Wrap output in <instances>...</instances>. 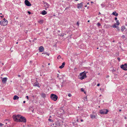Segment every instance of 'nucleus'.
<instances>
[{"instance_id": "obj_1", "label": "nucleus", "mask_w": 127, "mask_h": 127, "mask_svg": "<svg viewBox=\"0 0 127 127\" xmlns=\"http://www.w3.org/2000/svg\"><path fill=\"white\" fill-rule=\"evenodd\" d=\"M80 79L83 80L86 77V73L85 71H84L80 74V76L79 77Z\"/></svg>"}, {"instance_id": "obj_2", "label": "nucleus", "mask_w": 127, "mask_h": 127, "mask_svg": "<svg viewBox=\"0 0 127 127\" xmlns=\"http://www.w3.org/2000/svg\"><path fill=\"white\" fill-rule=\"evenodd\" d=\"M8 23V21L5 18L3 19V20L1 21L0 22V24L3 26H5Z\"/></svg>"}, {"instance_id": "obj_3", "label": "nucleus", "mask_w": 127, "mask_h": 127, "mask_svg": "<svg viewBox=\"0 0 127 127\" xmlns=\"http://www.w3.org/2000/svg\"><path fill=\"white\" fill-rule=\"evenodd\" d=\"M19 122H21L24 123H26V119L24 117L21 116L20 117V119H19Z\"/></svg>"}, {"instance_id": "obj_4", "label": "nucleus", "mask_w": 127, "mask_h": 127, "mask_svg": "<svg viewBox=\"0 0 127 127\" xmlns=\"http://www.w3.org/2000/svg\"><path fill=\"white\" fill-rule=\"evenodd\" d=\"M51 98L55 101H56L57 98V96L55 95L52 94L51 95Z\"/></svg>"}, {"instance_id": "obj_5", "label": "nucleus", "mask_w": 127, "mask_h": 127, "mask_svg": "<svg viewBox=\"0 0 127 127\" xmlns=\"http://www.w3.org/2000/svg\"><path fill=\"white\" fill-rule=\"evenodd\" d=\"M121 68L124 70H127V64H125L120 66Z\"/></svg>"}, {"instance_id": "obj_6", "label": "nucleus", "mask_w": 127, "mask_h": 127, "mask_svg": "<svg viewBox=\"0 0 127 127\" xmlns=\"http://www.w3.org/2000/svg\"><path fill=\"white\" fill-rule=\"evenodd\" d=\"M108 112L107 109L101 110L100 111V113L101 114H107Z\"/></svg>"}, {"instance_id": "obj_7", "label": "nucleus", "mask_w": 127, "mask_h": 127, "mask_svg": "<svg viewBox=\"0 0 127 127\" xmlns=\"http://www.w3.org/2000/svg\"><path fill=\"white\" fill-rule=\"evenodd\" d=\"M25 3L26 5L28 6H30L31 5V4L28 0H25Z\"/></svg>"}, {"instance_id": "obj_8", "label": "nucleus", "mask_w": 127, "mask_h": 127, "mask_svg": "<svg viewBox=\"0 0 127 127\" xmlns=\"http://www.w3.org/2000/svg\"><path fill=\"white\" fill-rule=\"evenodd\" d=\"M13 118L14 119V120L15 121L17 122H19V119H18V118H17V116L14 115L13 116Z\"/></svg>"}, {"instance_id": "obj_9", "label": "nucleus", "mask_w": 127, "mask_h": 127, "mask_svg": "<svg viewBox=\"0 0 127 127\" xmlns=\"http://www.w3.org/2000/svg\"><path fill=\"white\" fill-rule=\"evenodd\" d=\"M39 83L37 82H36L34 83L33 86L35 87H37L39 88L40 87V86H39Z\"/></svg>"}, {"instance_id": "obj_10", "label": "nucleus", "mask_w": 127, "mask_h": 127, "mask_svg": "<svg viewBox=\"0 0 127 127\" xmlns=\"http://www.w3.org/2000/svg\"><path fill=\"white\" fill-rule=\"evenodd\" d=\"M7 78L6 77H4L2 79V82L3 84L6 83V81L7 80Z\"/></svg>"}, {"instance_id": "obj_11", "label": "nucleus", "mask_w": 127, "mask_h": 127, "mask_svg": "<svg viewBox=\"0 0 127 127\" xmlns=\"http://www.w3.org/2000/svg\"><path fill=\"white\" fill-rule=\"evenodd\" d=\"M83 3L82 2L80 3H78L77 4V8H81L82 7L83 4Z\"/></svg>"}, {"instance_id": "obj_12", "label": "nucleus", "mask_w": 127, "mask_h": 127, "mask_svg": "<svg viewBox=\"0 0 127 127\" xmlns=\"http://www.w3.org/2000/svg\"><path fill=\"white\" fill-rule=\"evenodd\" d=\"M44 6L45 7V9L46 10L47 8H48L49 7V5L47 2H45L44 3Z\"/></svg>"}, {"instance_id": "obj_13", "label": "nucleus", "mask_w": 127, "mask_h": 127, "mask_svg": "<svg viewBox=\"0 0 127 127\" xmlns=\"http://www.w3.org/2000/svg\"><path fill=\"white\" fill-rule=\"evenodd\" d=\"M44 48L42 46H40L39 48V50L40 52H42L44 51Z\"/></svg>"}, {"instance_id": "obj_14", "label": "nucleus", "mask_w": 127, "mask_h": 127, "mask_svg": "<svg viewBox=\"0 0 127 127\" xmlns=\"http://www.w3.org/2000/svg\"><path fill=\"white\" fill-rule=\"evenodd\" d=\"M65 64V63L64 62H63L62 63V65L59 66V68L61 69L63 68Z\"/></svg>"}, {"instance_id": "obj_15", "label": "nucleus", "mask_w": 127, "mask_h": 127, "mask_svg": "<svg viewBox=\"0 0 127 127\" xmlns=\"http://www.w3.org/2000/svg\"><path fill=\"white\" fill-rule=\"evenodd\" d=\"M19 97L17 95H15L13 97V99L14 100H17L19 99Z\"/></svg>"}, {"instance_id": "obj_16", "label": "nucleus", "mask_w": 127, "mask_h": 127, "mask_svg": "<svg viewBox=\"0 0 127 127\" xmlns=\"http://www.w3.org/2000/svg\"><path fill=\"white\" fill-rule=\"evenodd\" d=\"M112 14L113 15H114L116 16H117L118 15V13H116V11H115L114 12H113Z\"/></svg>"}, {"instance_id": "obj_17", "label": "nucleus", "mask_w": 127, "mask_h": 127, "mask_svg": "<svg viewBox=\"0 0 127 127\" xmlns=\"http://www.w3.org/2000/svg\"><path fill=\"white\" fill-rule=\"evenodd\" d=\"M55 124L57 126H60L61 125V124L60 123L59 121H57L55 123Z\"/></svg>"}, {"instance_id": "obj_18", "label": "nucleus", "mask_w": 127, "mask_h": 127, "mask_svg": "<svg viewBox=\"0 0 127 127\" xmlns=\"http://www.w3.org/2000/svg\"><path fill=\"white\" fill-rule=\"evenodd\" d=\"M4 122L5 123L6 125L10 123L9 122L8 120H6L4 121Z\"/></svg>"}, {"instance_id": "obj_19", "label": "nucleus", "mask_w": 127, "mask_h": 127, "mask_svg": "<svg viewBox=\"0 0 127 127\" xmlns=\"http://www.w3.org/2000/svg\"><path fill=\"white\" fill-rule=\"evenodd\" d=\"M126 28L124 26H122L121 28V31L122 32H123L125 29Z\"/></svg>"}, {"instance_id": "obj_20", "label": "nucleus", "mask_w": 127, "mask_h": 127, "mask_svg": "<svg viewBox=\"0 0 127 127\" xmlns=\"http://www.w3.org/2000/svg\"><path fill=\"white\" fill-rule=\"evenodd\" d=\"M47 13V12L45 10L42 11L41 12V14L43 15H45Z\"/></svg>"}, {"instance_id": "obj_21", "label": "nucleus", "mask_w": 127, "mask_h": 127, "mask_svg": "<svg viewBox=\"0 0 127 127\" xmlns=\"http://www.w3.org/2000/svg\"><path fill=\"white\" fill-rule=\"evenodd\" d=\"M42 96L43 98H44L46 96V94L43 93H42L41 95Z\"/></svg>"}, {"instance_id": "obj_22", "label": "nucleus", "mask_w": 127, "mask_h": 127, "mask_svg": "<svg viewBox=\"0 0 127 127\" xmlns=\"http://www.w3.org/2000/svg\"><path fill=\"white\" fill-rule=\"evenodd\" d=\"M92 118H96L95 116V115H91L90 116Z\"/></svg>"}, {"instance_id": "obj_23", "label": "nucleus", "mask_w": 127, "mask_h": 127, "mask_svg": "<svg viewBox=\"0 0 127 127\" xmlns=\"http://www.w3.org/2000/svg\"><path fill=\"white\" fill-rule=\"evenodd\" d=\"M42 54H46V55H48V56H49L50 54L49 53H48L46 52H44L43 53H42Z\"/></svg>"}, {"instance_id": "obj_24", "label": "nucleus", "mask_w": 127, "mask_h": 127, "mask_svg": "<svg viewBox=\"0 0 127 127\" xmlns=\"http://www.w3.org/2000/svg\"><path fill=\"white\" fill-rule=\"evenodd\" d=\"M84 100L85 101H87V97H85L83 98Z\"/></svg>"}, {"instance_id": "obj_25", "label": "nucleus", "mask_w": 127, "mask_h": 127, "mask_svg": "<svg viewBox=\"0 0 127 127\" xmlns=\"http://www.w3.org/2000/svg\"><path fill=\"white\" fill-rule=\"evenodd\" d=\"M116 23H117V25H119L120 24V23L119 22V21L118 20H117L116 21Z\"/></svg>"}, {"instance_id": "obj_26", "label": "nucleus", "mask_w": 127, "mask_h": 127, "mask_svg": "<svg viewBox=\"0 0 127 127\" xmlns=\"http://www.w3.org/2000/svg\"><path fill=\"white\" fill-rule=\"evenodd\" d=\"M17 116V118H20V117L21 116L19 115H18L17 116Z\"/></svg>"}, {"instance_id": "obj_27", "label": "nucleus", "mask_w": 127, "mask_h": 127, "mask_svg": "<svg viewBox=\"0 0 127 127\" xmlns=\"http://www.w3.org/2000/svg\"><path fill=\"white\" fill-rule=\"evenodd\" d=\"M61 58V56L60 55L58 56L57 57V59H60Z\"/></svg>"}, {"instance_id": "obj_28", "label": "nucleus", "mask_w": 127, "mask_h": 127, "mask_svg": "<svg viewBox=\"0 0 127 127\" xmlns=\"http://www.w3.org/2000/svg\"><path fill=\"white\" fill-rule=\"evenodd\" d=\"M112 27L113 28H116V26L115 24H114V25L112 26Z\"/></svg>"}, {"instance_id": "obj_29", "label": "nucleus", "mask_w": 127, "mask_h": 127, "mask_svg": "<svg viewBox=\"0 0 127 127\" xmlns=\"http://www.w3.org/2000/svg\"><path fill=\"white\" fill-rule=\"evenodd\" d=\"M122 38H123V39H124V38H125V36L124 35H123L122 36Z\"/></svg>"}, {"instance_id": "obj_30", "label": "nucleus", "mask_w": 127, "mask_h": 127, "mask_svg": "<svg viewBox=\"0 0 127 127\" xmlns=\"http://www.w3.org/2000/svg\"><path fill=\"white\" fill-rule=\"evenodd\" d=\"M64 35H65L66 34H64V33H63V34H61V35L60 36H62V37H63L64 36Z\"/></svg>"}, {"instance_id": "obj_31", "label": "nucleus", "mask_w": 127, "mask_h": 127, "mask_svg": "<svg viewBox=\"0 0 127 127\" xmlns=\"http://www.w3.org/2000/svg\"><path fill=\"white\" fill-rule=\"evenodd\" d=\"M97 25L98 26H99L101 25H100V23H97Z\"/></svg>"}, {"instance_id": "obj_32", "label": "nucleus", "mask_w": 127, "mask_h": 127, "mask_svg": "<svg viewBox=\"0 0 127 127\" xmlns=\"http://www.w3.org/2000/svg\"><path fill=\"white\" fill-rule=\"evenodd\" d=\"M43 21L42 20H40L39 21V22L41 23H43Z\"/></svg>"}, {"instance_id": "obj_33", "label": "nucleus", "mask_w": 127, "mask_h": 127, "mask_svg": "<svg viewBox=\"0 0 127 127\" xmlns=\"http://www.w3.org/2000/svg\"><path fill=\"white\" fill-rule=\"evenodd\" d=\"M3 125V124H2V123H0V127H1Z\"/></svg>"}, {"instance_id": "obj_34", "label": "nucleus", "mask_w": 127, "mask_h": 127, "mask_svg": "<svg viewBox=\"0 0 127 127\" xmlns=\"http://www.w3.org/2000/svg\"><path fill=\"white\" fill-rule=\"evenodd\" d=\"M81 91L83 92L84 91V89L83 88H82L81 89Z\"/></svg>"}, {"instance_id": "obj_35", "label": "nucleus", "mask_w": 127, "mask_h": 127, "mask_svg": "<svg viewBox=\"0 0 127 127\" xmlns=\"http://www.w3.org/2000/svg\"><path fill=\"white\" fill-rule=\"evenodd\" d=\"M68 95L69 97H71V95L70 94H69Z\"/></svg>"}, {"instance_id": "obj_36", "label": "nucleus", "mask_w": 127, "mask_h": 127, "mask_svg": "<svg viewBox=\"0 0 127 127\" xmlns=\"http://www.w3.org/2000/svg\"><path fill=\"white\" fill-rule=\"evenodd\" d=\"M117 59L118 60L119 62L120 61V58L118 57L117 58Z\"/></svg>"}, {"instance_id": "obj_37", "label": "nucleus", "mask_w": 127, "mask_h": 127, "mask_svg": "<svg viewBox=\"0 0 127 127\" xmlns=\"http://www.w3.org/2000/svg\"><path fill=\"white\" fill-rule=\"evenodd\" d=\"M9 126H8V125H7L6 126V125H5V127H8Z\"/></svg>"}, {"instance_id": "obj_38", "label": "nucleus", "mask_w": 127, "mask_h": 127, "mask_svg": "<svg viewBox=\"0 0 127 127\" xmlns=\"http://www.w3.org/2000/svg\"><path fill=\"white\" fill-rule=\"evenodd\" d=\"M28 13H29V14H31V12H30L29 11H28Z\"/></svg>"}, {"instance_id": "obj_39", "label": "nucleus", "mask_w": 127, "mask_h": 127, "mask_svg": "<svg viewBox=\"0 0 127 127\" xmlns=\"http://www.w3.org/2000/svg\"><path fill=\"white\" fill-rule=\"evenodd\" d=\"M48 120L50 122H52V120L50 119H48Z\"/></svg>"}, {"instance_id": "obj_40", "label": "nucleus", "mask_w": 127, "mask_h": 127, "mask_svg": "<svg viewBox=\"0 0 127 127\" xmlns=\"http://www.w3.org/2000/svg\"><path fill=\"white\" fill-rule=\"evenodd\" d=\"M26 97L27 98V99H28V100L29 99V97H28V96H26Z\"/></svg>"}, {"instance_id": "obj_41", "label": "nucleus", "mask_w": 127, "mask_h": 127, "mask_svg": "<svg viewBox=\"0 0 127 127\" xmlns=\"http://www.w3.org/2000/svg\"><path fill=\"white\" fill-rule=\"evenodd\" d=\"M115 20H116V21L117 20V17H115Z\"/></svg>"}, {"instance_id": "obj_42", "label": "nucleus", "mask_w": 127, "mask_h": 127, "mask_svg": "<svg viewBox=\"0 0 127 127\" xmlns=\"http://www.w3.org/2000/svg\"><path fill=\"white\" fill-rule=\"evenodd\" d=\"M77 25L78 26H79V23L78 22H77Z\"/></svg>"}, {"instance_id": "obj_43", "label": "nucleus", "mask_w": 127, "mask_h": 127, "mask_svg": "<svg viewBox=\"0 0 127 127\" xmlns=\"http://www.w3.org/2000/svg\"><path fill=\"white\" fill-rule=\"evenodd\" d=\"M100 84L99 83H98L97 84V86H98L100 85Z\"/></svg>"}, {"instance_id": "obj_44", "label": "nucleus", "mask_w": 127, "mask_h": 127, "mask_svg": "<svg viewBox=\"0 0 127 127\" xmlns=\"http://www.w3.org/2000/svg\"><path fill=\"white\" fill-rule=\"evenodd\" d=\"M18 76L19 77H20L21 76V75H18Z\"/></svg>"}, {"instance_id": "obj_45", "label": "nucleus", "mask_w": 127, "mask_h": 127, "mask_svg": "<svg viewBox=\"0 0 127 127\" xmlns=\"http://www.w3.org/2000/svg\"><path fill=\"white\" fill-rule=\"evenodd\" d=\"M76 121L77 122H79V121H78V119H77V120H76Z\"/></svg>"}, {"instance_id": "obj_46", "label": "nucleus", "mask_w": 127, "mask_h": 127, "mask_svg": "<svg viewBox=\"0 0 127 127\" xmlns=\"http://www.w3.org/2000/svg\"><path fill=\"white\" fill-rule=\"evenodd\" d=\"M1 64H2V65H3L4 64V63H1Z\"/></svg>"}, {"instance_id": "obj_47", "label": "nucleus", "mask_w": 127, "mask_h": 127, "mask_svg": "<svg viewBox=\"0 0 127 127\" xmlns=\"http://www.w3.org/2000/svg\"><path fill=\"white\" fill-rule=\"evenodd\" d=\"M63 82H62V85H61V87H63Z\"/></svg>"}, {"instance_id": "obj_48", "label": "nucleus", "mask_w": 127, "mask_h": 127, "mask_svg": "<svg viewBox=\"0 0 127 127\" xmlns=\"http://www.w3.org/2000/svg\"><path fill=\"white\" fill-rule=\"evenodd\" d=\"M115 71V70H114V69H113V70H112V72H114Z\"/></svg>"}, {"instance_id": "obj_49", "label": "nucleus", "mask_w": 127, "mask_h": 127, "mask_svg": "<svg viewBox=\"0 0 127 127\" xmlns=\"http://www.w3.org/2000/svg\"><path fill=\"white\" fill-rule=\"evenodd\" d=\"M81 122H82L83 121V120L82 119H81Z\"/></svg>"}, {"instance_id": "obj_50", "label": "nucleus", "mask_w": 127, "mask_h": 127, "mask_svg": "<svg viewBox=\"0 0 127 127\" xmlns=\"http://www.w3.org/2000/svg\"><path fill=\"white\" fill-rule=\"evenodd\" d=\"M109 77V76L108 75L107 76V77H106V78H108Z\"/></svg>"}, {"instance_id": "obj_51", "label": "nucleus", "mask_w": 127, "mask_h": 127, "mask_svg": "<svg viewBox=\"0 0 127 127\" xmlns=\"http://www.w3.org/2000/svg\"><path fill=\"white\" fill-rule=\"evenodd\" d=\"M25 102H26V101H23V103H25Z\"/></svg>"}, {"instance_id": "obj_52", "label": "nucleus", "mask_w": 127, "mask_h": 127, "mask_svg": "<svg viewBox=\"0 0 127 127\" xmlns=\"http://www.w3.org/2000/svg\"><path fill=\"white\" fill-rule=\"evenodd\" d=\"M108 27H111V26H110V25H108Z\"/></svg>"}, {"instance_id": "obj_53", "label": "nucleus", "mask_w": 127, "mask_h": 127, "mask_svg": "<svg viewBox=\"0 0 127 127\" xmlns=\"http://www.w3.org/2000/svg\"><path fill=\"white\" fill-rule=\"evenodd\" d=\"M3 17V16H0V17Z\"/></svg>"}, {"instance_id": "obj_54", "label": "nucleus", "mask_w": 127, "mask_h": 127, "mask_svg": "<svg viewBox=\"0 0 127 127\" xmlns=\"http://www.w3.org/2000/svg\"><path fill=\"white\" fill-rule=\"evenodd\" d=\"M91 3H94L93 1H91Z\"/></svg>"}, {"instance_id": "obj_55", "label": "nucleus", "mask_w": 127, "mask_h": 127, "mask_svg": "<svg viewBox=\"0 0 127 127\" xmlns=\"http://www.w3.org/2000/svg\"><path fill=\"white\" fill-rule=\"evenodd\" d=\"M125 119H127V117H125Z\"/></svg>"}, {"instance_id": "obj_56", "label": "nucleus", "mask_w": 127, "mask_h": 127, "mask_svg": "<svg viewBox=\"0 0 127 127\" xmlns=\"http://www.w3.org/2000/svg\"><path fill=\"white\" fill-rule=\"evenodd\" d=\"M90 22V20H89L88 21V22Z\"/></svg>"}, {"instance_id": "obj_57", "label": "nucleus", "mask_w": 127, "mask_h": 127, "mask_svg": "<svg viewBox=\"0 0 127 127\" xmlns=\"http://www.w3.org/2000/svg\"><path fill=\"white\" fill-rule=\"evenodd\" d=\"M48 65H50V63H48Z\"/></svg>"}, {"instance_id": "obj_58", "label": "nucleus", "mask_w": 127, "mask_h": 127, "mask_svg": "<svg viewBox=\"0 0 127 127\" xmlns=\"http://www.w3.org/2000/svg\"><path fill=\"white\" fill-rule=\"evenodd\" d=\"M99 14H101V13H100V12H99V14H98L99 15Z\"/></svg>"}, {"instance_id": "obj_59", "label": "nucleus", "mask_w": 127, "mask_h": 127, "mask_svg": "<svg viewBox=\"0 0 127 127\" xmlns=\"http://www.w3.org/2000/svg\"><path fill=\"white\" fill-rule=\"evenodd\" d=\"M119 111H121V110L120 109Z\"/></svg>"}, {"instance_id": "obj_60", "label": "nucleus", "mask_w": 127, "mask_h": 127, "mask_svg": "<svg viewBox=\"0 0 127 127\" xmlns=\"http://www.w3.org/2000/svg\"><path fill=\"white\" fill-rule=\"evenodd\" d=\"M1 42V40L0 39V42Z\"/></svg>"}, {"instance_id": "obj_61", "label": "nucleus", "mask_w": 127, "mask_h": 127, "mask_svg": "<svg viewBox=\"0 0 127 127\" xmlns=\"http://www.w3.org/2000/svg\"><path fill=\"white\" fill-rule=\"evenodd\" d=\"M89 4V2H88V3H87V4Z\"/></svg>"}, {"instance_id": "obj_62", "label": "nucleus", "mask_w": 127, "mask_h": 127, "mask_svg": "<svg viewBox=\"0 0 127 127\" xmlns=\"http://www.w3.org/2000/svg\"><path fill=\"white\" fill-rule=\"evenodd\" d=\"M1 62H0V65H1Z\"/></svg>"}, {"instance_id": "obj_63", "label": "nucleus", "mask_w": 127, "mask_h": 127, "mask_svg": "<svg viewBox=\"0 0 127 127\" xmlns=\"http://www.w3.org/2000/svg\"><path fill=\"white\" fill-rule=\"evenodd\" d=\"M57 77H59V74H58V76H57Z\"/></svg>"}, {"instance_id": "obj_64", "label": "nucleus", "mask_w": 127, "mask_h": 127, "mask_svg": "<svg viewBox=\"0 0 127 127\" xmlns=\"http://www.w3.org/2000/svg\"><path fill=\"white\" fill-rule=\"evenodd\" d=\"M18 43V42H17L16 43V44H17Z\"/></svg>"}]
</instances>
